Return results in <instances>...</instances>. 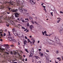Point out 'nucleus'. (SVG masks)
<instances>
[{"label": "nucleus", "instance_id": "obj_55", "mask_svg": "<svg viewBox=\"0 0 63 63\" xmlns=\"http://www.w3.org/2000/svg\"><path fill=\"white\" fill-rule=\"evenodd\" d=\"M22 21L23 22H24V20H22Z\"/></svg>", "mask_w": 63, "mask_h": 63}, {"label": "nucleus", "instance_id": "obj_57", "mask_svg": "<svg viewBox=\"0 0 63 63\" xmlns=\"http://www.w3.org/2000/svg\"><path fill=\"white\" fill-rule=\"evenodd\" d=\"M42 7H43V8H46V6H42Z\"/></svg>", "mask_w": 63, "mask_h": 63}, {"label": "nucleus", "instance_id": "obj_2", "mask_svg": "<svg viewBox=\"0 0 63 63\" xmlns=\"http://www.w3.org/2000/svg\"><path fill=\"white\" fill-rule=\"evenodd\" d=\"M8 40H9L11 42H16V41L15 39H13V38L12 37H9L8 38Z\"/></svg>", "mask_w": 63, "mask_h": 63}, {"label": "nucleus", "instance_id": "obj_46", "mask_svg": "<svg viewBox=\"0 0 63 63\" xmlns=\"http://www.w3.org/2000/svg\"><path fill=\"white\" fill-rule=\"evenodd\" d=\"M29 18L30 19H32V18L31 17H30Z\"/></svg>", "mask_w": 63, "mask_h": 63}, {"label": "nucleus", "instance_id": "obj_37", "mask_svg": "<svg viewBox=\"0 0 63 63\" xmlns=\"http://www.w3.org/2000/svg\"><path fill=\"white\" fill-rule=\"evenodd\" d=\"M44 11H45V12H46H46H47V10H46V8H44Z\"/></svg>", "mask_w": 63, "mask_h": 63}, {"label": "nucleus", "instance_id": "obj_53", "mask_svg": "<svg viewBox=\"0 0 63 63\" xmlns=\"http://www.w3.org/2000/svg\"><path fill=\"white\" fill-rule=\"evenodd\" d=\"M35 43V41L34 40H33L32 41V43Z\"/></svg>", "mask_w": 63, "mask_h": 63}, {"label": "nucleus", "instance_id": "obj_22", "mask_svg": "<svg viewBox=\"0 0 63 63\" xmlns=\"http://www.w3.org/2000/svg\"><path fill=\"white\" fill-rule=\"evenodd\" d=\"M19 11L20 12H22L23 11V10L22 9H20L19 10Z\"/></svg>", "mask_w": 63, "mask_h": 63}, {"label": "nucleus", "instance_id": "obj_45", "mask_svg": "<svg viewBox=\"0 0 63 63\" xmlns=\"http://www.w3.org/2000/svg\"><path fill=\"white\" fill-rule=\"evenodd\" d=\"M25 38L26 39H27V37L26 36H25Z\"/></svg>", "mask_w": 63, "mask_h": 63}, {"label": "nucleus", "instance_id": "obj_47", "mask_svg": "<svg viewBox=\"0 0 63 63\" xmlns=\"http://www.w3.org/2000/svg\"><path fill=\"white\" fill-rule=\"evenodd\" d=\"M28 43H29V42H30V40H29V39H28Z\"/></svg>", "mask_w": 63, "mask_h": 63}, {"label": "nucleus", "instance_id": "obj_27", "mask_svg": "<svg viewBox=\"0 0 63 63\" xmlns=\"http://www.w3.org/2000/svg\"><path fill=\"white\" fill-rule=\"evenodd\" d=\"M21 1H22V0H18V2H20L21 1Z\"/></svg>", "mask_w": 63, "mask_h": 63}, {"label": "nucleus", "instance_id": "obj_32", "mask_svg": "<svg viewBox=\"0 0 63 63\" xmlns=\"http://www.w3.org/2000/svg\"><path fill=\"white\" fill-rule=\"evenodd\" d=\"M17 20L19 21H20V19H19V18H18L17 19Z\"/></svg>", "mask_w": 63, "mask_h": 63}, {"label": "nucleus", "instance_id": "obj_61", "mask_svg": "<svg viewBox=\"0 0 63 63\" xmlns=\"http://www.w3.org/2000/svg\"><path fill=\"white\" fill-rule=\"evenodd\" d=\"M25 61H27V59L26 58V59Z\"/></svg>", "mask_w": 63, "mask_h": 63}, {"label": "nucleus", "instance_id": "obj_23", "mask_svg": "<svg viewBox=\"0 0 63 63\" xmlns=\"http://www.w3.org/2000/svg\"><path fill=\"white\" fill-rule=\"evenodd\" d=\"M26 42H27L25 40L24 42V44L25 45V44H26Z\"/></svg>", "mask_w": 63, "mask_h": 63}, {"label": "nucleus", "instance_id": "obj_39", "mask_svg": "<svg viewBox=\"0 0 63 63\" xmlns=\"http://www.w3.org/2000/svg\"><path fill=\"white\" fill-rule=\"evenodd\" d=\"M38 63H41V61H39L38 62Z\"/></svg>", "mask_w": 63, "mask_h": 63}, {"label": "nucleus", "instance_id": "obj_26", "mask_svg": "<svg viewBox=\"0 0 63 63\" xmlns=\"http://www.w3.org/2000/svg\"><path fill=\"white\" fill-rule=\"evenodd\" d=\"M13 31L14 32H15V28H14L13 29Z\"/></svg>", "mask_w": 63, "mask_h": 63}, {"label": "nucleus", "instance_id": "obj_50", "mask_svg": "<svg viewBox=\"0 0 63 63\" xmlns=\"http://www.w3.org/2000/svg\"><path fill=\"white\" fill-rule=\"evenodd\" d=\"M46 34H45V35H46L47 36H48V35L46 33H45Z\"/></svg>", "mask_w": 63, "mask_h": 63}, {"label": "nucleus", "instance_id": "obj_19", "mask_svg": "<svg viewBox=\"0 0 63 63\" xmlns=\"http://www.w3.org/2000/svg\"><path fill=\"white\" fill-rule=\"evenodd\" d=\"M20 56V55H19H19H18V54H16V57H19V56Z\"/></svg>", "mask_w": 63, "mask_h": 63}, {"label": "nucleus", "instance_id": "obj_44", "mask_svg": "<svg viewBox=\"0 0 63 63\" xmlns=\"http://www.w3.org/2000/svg\"><path fill=\"white\" fill-rule=\"evenodd\" d=\"M51 10L52 11H53V10H54V7L52 8L51 9Z\"/></svg>", "mask_w": 63, "mask_h": 63}, {"label": "nucleus", "instance_id": "obj_58", "mask_svg": "<svg viewBox=\"0 0 63 63\" xmlns=\"http://www.w3.org/2000/svg\"><path fill=\"white\" fill-rule=\"evenodd\" d=\"M38 50H39V51H41V49H38Z\"/></svg>", "mask_w": 63, "mask_h": 63}, {"label": "nucleus", "instance_id": "obj_17", "mask_svg": "<svg viewBox=\"0 0 63 63\" xmlns=\"http://www.w3.org/2000/svg\"><path fill=\"white\" fill-rule=\"evenodd\" d=\"M4 46H6V47H7L8 48H10V47L8 46V44L4 45Z\"/></svg>", "mask_w": 63, "mask_h": 63}, {"label": "nucleus", "instance_id": "obj_40", "mask_svg": "<svg viewBox=\"0 0 63 63\" xmlns=\"http://www.w3.org/2000/svg\"><path fill=\"white\" fill-rule=\"evenodd\" d=\"M25 20H27L28 21H29V19H28L26 18L25 19Z\"/></svg>", "mask_w": 63, "mask_h": 63}, {"label": "nucleus", "instance_id": "obj_48", "mask_svg": "<svg viewBox=\"0 0 63 63\" xmlns=\"http://www.w3.org/2000/svg\"><path fill=\"white\" fill-rule=\"evenodd\" d=\"M4 8V7H1V8H0V9H3Z\"/></svg>", "mask_w": 63, "mask_h": 63}, {"label": "nucleus", "instance_id": "obj_29", "mask_svg": "<svg viewBox=\"0 0 63 63\" xmlns=\"http://www.w3.org/2000/svg\"><path fill=\"white\" fill-rule=\"evenodd\" d=\"M51 15L52 16H53V12H51L50 13Z\"/></svg>", "mask_w": 63, "mask_h": 63}, {"label": "nucleus", "instance_id": "obj_8", "mask_svg": "<svg viewBox=\"0 0 63 63\" xmlns=\"http://www.w3.org/2000/svg\"><path fill=\"white\" fill-rule=\"evenodd\" d=\"M63 29V25H62L59 28V31H62Z\"/></svg>", "mask_w": 63, "mask_h": 63}, {"label": "nucleus", "instance_id": "obj_20", "mask_svg": "<svg viewBox=\"0 0 63 63\" xmlns=\"http://www.w3.org/2000/svg\"><path fill=\"white\" fill-rule=\"evenodd\" d=\"M60 31V33L61 34H63V32H62V31Z\"/></svg>", "mask_w": 63, "mask_h": 63}, {"label": "nucleus", "instance_id": "obj_62", "mask_svg": "<svg viewBox=\"0 0 63 63\" xmlns=\"http://www.w3.org/2000/svg\"><path fill=\"white\" fill-rule=\"evenodd\" d=\"M7 30L6 29V30H5V32H7Z\"/></svg>", "mask_w": 63, "mask_h": 63}, {"label": "nucleus", "instance_id": "obj_10", "mask_svg": "<svg viewBox=\"0 0 63 63\" xmlns=\"http://www.w3.org/2000/svg\"><path fill=\"white\" fill-rule=\"evenodd\" d=\"M0 52H2L3 51L4 52V51H5V50H4V49H3L1 48V47H0Z\"/></svg>", "mask_w": 63, "mask_h": 63}, {"label": "nucleus", "instance_id": "obj_35", "mask_svg": "<svg viewBox=\"0 0 63 63\" xmlns=\"http://www.w3.org/2000/svg\"><path fill=\"white\" fill-rule=\"evenodd\" d=\"M9 24H7L6 25V26H7V27H9Z\"/></svg>", "mask_w": 63, "mask_h": 63}, {"label": "nucleus", "instance_id": "obj_11", "mask_svg": "<svg viewBox=\"0 0 63 63\" xmlns=\"http://www.w3.org/2000/svg\"><path fill=\"white\" fill-rule=\"evenodd\" d=\"M13 33L16 36H18V34H17V33H16V32L15 31V32H14Z\"/></svg>", "mask_w": 63, "mask_h": 63}, {"label": "nucleus", "instance_id": "obj_14", "mask_svg": "<svg viewBox=\"0 0 63 63\" xmlns=\"http://www.w3.org/2000/svg\"><path fill=\"white\" fill-rule=\"evenodd\" d=\"M5 54H7V55H9L10 53L9 52V51H6L5 52Z\"/></svg>", "mask_w": 63, "mask_h": 63}, {"label": "nucleus", "instance_id": "obj_59", "mask_svg": "<svg viewBox=\"0 0 63 63\" xmlns=\"http://www.w3.org/2000/svg\"><path fill=\"white\" fill-rule=\"evenodd\" d=\"M60 58L59 57V58H57V59H58V60H59V59H60Z\"/></svg>", "mask_w": 63, "mask_h": 63}, {"label": "nucleus", "instance_id": "obj_54", "mask_svg": "<svg viewBox=\"0 0 63 63\" xmlns=\"http://www.w3.org/2000/svg\"><path fill=\"white\" fill-rule=\"evenodd\" d=\"M27 30V29L26 28V30H24V31H26V30Z\"/></svg>", "mask_w": 63, "mask_h": 63}, {"label": "nucleus", "instance_id": "obj_41", "mask_svg": "<svg viewBox=\"0 0 63 63\" xmlns=\"http://www.w3.org/2000/svg\"><path fill=\"white\" fill-rule=\"evenodd\" d=\"M0 41H1V42H3V39H0Z\"/></svg>", "mask_w": 63, "mask_h": 63}, {"label": "nucleus", "instance_id": "obj_31", "mask_svg": "<svg viewBox=\"0 0 63 63\" xmlns=\"http://www.w3.org/2000/svg\"><path fill=\"white\" fill-rule=\"evenodd\" d=\"M10 46L11 47H14V45H10Z\"/></svg>", "mask_w": 63, "mask_h": 63}, {"label": "nucleus", "instance_id": "obj_42", "mask_svg": "<svg viewBox=\"0 0 63 63\" xmlns=\"http://www.w3.org/2000/svg\"><path fill=\"white\" fill-rule=\"evenodd\" d=\"M6 33H4L3 34V36H6Z\"/></svg>", "mask_w": 63, "mask_h": 63}, {"label": "nucleus", "instance_id": "obj_18", "mask_svg": "<svg viewBox=\"0 0 63 63\" xmlns=\"http://www.w3.org/2000/svg\"><path fill=\"white\" fill-rule=\"evenodd\" d=\"M9 4H11V5H13V4L12 3V2L10 1L9 2Z\"/></svg>", "mask_w": 63, "mask_h": 63}, {"label": "nucleus", "instance_id": "obj_38", "mask_svg": "<svg viewBox=\"0 0 63 63\" xmlns=\"http://www.w3.org/2000/svg\"><path fill=\"white\" fill-rule=\"evenodd\" d=\"M44 33L45 34H47V31H45Z\"/></svg>", "mask_w": 63, "mask_h": 63}, {"label": "nucleus", "instance_id": "obj_64", "mask_svg": "<svg viewBox=\"0 0 63 63\" xmlns=\"http://www.w3.org/2000/svg\"><path fill=\"white\" fill-rule=\"evenodd\" d=\"M13 63H17V62H13Z\"/></svg>", "mask_w": 63, "mask_h": 63}, {"label": "nucleus", "instance_id": "obj_9", "mask_svg": "<svg viewBox=\"0 0 63 63\" xmlns=\"http://www.w3.org/2000/svg\"><path fill=\"white\" fill-rule=\"evenodd\" d=\"M30 2L33 5L34 4V1L33 0H30Z\"/></svg>", "mask_w": 63, "mask_h": 63}, {"label": "nucleus", "instance_id": "obj_51", "mask_svg": "<svg viewBox=\"0 0 63 63\" xmlns=\"http://www.w3.org/2000/svg\"><path fill=\"white\" fill-rule=\"evenodd\" d=\"M7 14H10V12H7Z\"/></svg>", "mask_w": 63, "mask_h": 63}, {"label": "nucleus", "instance_id": "obj_28", "mask_svg": "<svg viewBox=\"0 0 63 63\" xmlns=\"http://www.w3.org/2000/svg\"><path fill=\"white\" fill-rule=\"evenodd\" d=\"M40 55L41 56H43V55H44V54H43V53H42Z\"/></svg>", "mask_w": 63, "mask_h": 63}, {"label": "nucleus", "instance_id": "obj_43", "mask_svg": "<svg viewBox=\"0 0 63 63\" xmlns=\"http://www.w3.org/2000/svg\"><path fill=\"white\" fill-rule=\"evenodd\" d=\"M8 8L9 9V11H10V10H11V8L10 7H8Z\"/></svg>", "mask_w": 63, "mask_h": 63}, {"label": "nucleus", "instance_id": "obj_3", "mask_svg": "<svg viewBox=\"0 0 63 63\" xmlns=\"http://www.w3.org/2000/svg\"><path fill=\"white\" fill-rule=\"evenodd\" d=\"M55 40H56V43L58 44H60V40L58 39V38H56Z\"/></svg>", "mask_w": 63, "mask_h": 63}, {"label": "nucleus", "instance_id": "obj_34", "mask_svg": "<svg viewBox=\"0 0 63 63\" xmlns=\"http://www.w3.org/2000/svg\"><path fill=\"white\" fill-rule=\"evenodd\" d=\"M42 32V33L43 35H45V33L43 32Z\"/></svg>", "mask_w": 63, "mask_h": 63}, {"label": "nucleus", "instance_id": "obj_15", "mask_svg": "<svg viewBox=\"0 0 63 63\" xmlns=\"http://www.w3.org/2000/svg\"><path fill=\"white\" fill-rule=\"evenodd\" d=\"M10 54H11L12 55H14V52H12V51H10Z\"/></svg>", "mask_w": 63, "mask_h": 63}, {"label": "nucleus", "instance_id": "obj_5", "mask_svg": "<svg viewBox=\"0 0 63 63\" xmlns=\"http://www.w3.org/2000/svg\"><path fill=\"white\" fill-rule=\"evenodd\" d=\"M45 56V58H46V60H48V55H47V53H45L44 54Z\"/></svg>", "mask_w": 63, "mask_h": 63}, {"label": "nucleus", "instance_id": "obj_13", "mask_svg": "<svg viewBox=\"0 0 63 63\" xmlns=\"http://www.w3.org/2000/svg\"><path fill=\"white\" fill-rule=\"evenodd\" d=\"M57 19H59V20L57 21V23H59V22L60 21V20H61V18H60V17H58L57 18Z\"/></svg>", "mask_w": 63, "mask_h": 63}, {"label": "nucleus", "instance_id": "obj_7", "mask_svg": "<svg viewBox=\"0 0 63 63\" xmlns=\"http://www.w3.org/2000/svg\"><path fill=\"white\" fill-rule=\"evenodd\" d=\"M33 51H31L30 52V55L29 56V57H31V56H33Z\"/></svg>", "mask_w": 63, "mask_h": 63}, {"label": "nucleus", "instance_id": "obj_24", "mask_svg": "<svg viewBox=\"0 0 63 63\" xmlns=\"http://www.w3.org/2000/svg\"><path fill=\"white\" fill-rule=\"evenodd\" d=\"M29 23H27V26H29Z\"/></svg>", "mask_w": 63, "mask_h": 63}, {"label": "nucleus", "instance_id": "obj_16", "mask_svg": "<svg viewBox=\"0 0 63 63\" xmlns=\"http://www.w3.org/2000/svg\"><path fill=\"white\" fill-rule=\"evenodd\" d=\"M56 53L57 54H58L59 53V51H58V50H57L56 51Z\"/></svg>", "mask_w": 63, "mask_h": 63}, {"label": "nucleus", "instance_id": "obj_30", "mask_svg": "<svg viewBox=\"0 0 63 63\" xmlns=\"http://www.w3.org/2000/svg\"><path fill=\"white\" fill-rule=\"evenodd\" d=\"M8 33H9V36H10V35H11V34H10V32H8Z\"/></svg>", "mask_w": 63, "mask_h": 63}, {"label": "nucleus", "instance_id": "obj_60", "mask_svg": "<svg viewBox=\"0 0 63 63\" xmlns=\"http://www.w3.org/2000/svg\"><path fill=\"white\" fill-rule=\"evenodd\" d=\"M34 23H36V24H38L37 23V22H36L35 21Z\"/></svg>", "mask_w": 63, "mask_h": 63}, {"label": "nucleus", "instance_id": "obj_52", "mask_svg": "<svg viewBox=\"0 0 63 63\" xmlns=\"http://www.w3.org/2000/svg\"><path fill=\"white\" fill-rule=\"evenodd\" d=\"M60 13H61V14H63V12H62L60 11Z\"/></svg>", "mask_w": 63, "mask_h": 63}, {"label": "nucleus", "instance_id": "obj_12", "mask_svg": "<svg viewBox=\"0 0 63 63\" xmlns=\"http://www.w3.org/2000/svg\"><path fill=\"white\" fill-rule=\"evenodd\" d=\"M29 27L31 29V30H32V28H34V27L32 25H30V26Z\"/></svg>", "mask_w": 63, "mask_h": 63}, {"label": "nucleus", "instance_id": "obj_63", "mask_svg": "<svg viewBox=\"0 0 63 63\" xmlns=\"http://www.w3.org/2000/svg\"><path fill=\"white\" fill-rule=\"evenodd\" d=\"M51 35V34L49 35H48V36H49V37H50V35Z\"/></svg>", "mask_w": 63, "mask_h": 63}, {"label": "nucleus", "instance_id": "obj_36", "mask_svg": "<svg viewBox=\"0 0 63 63\" xmlns=\"http://www.w3.org/2000/svg\"><path fill=\"white\" fill-rule=\"evenodd\" d=\"M46 52H49V50H46Z\"/></svg>", "mask_w": 63, "mask_h": 63}, {"label": "nucleus", "instance_id": "obj_56", "mask_svg": "<svg viewBox=\"0 0 63 63\" xmlns=\"http://www.w3.org/2000/svg\"><path fill=\"white\" fill-rule=\"evenodd\" d=\"M24 10L25 11V12H27V10H25V9H24Z\"/></svg>", "mask_w": 63, "mask_h": 63}, {"label": "nucleus", "instance_id": "obj_4", "mask_svg": "<svg viewBox=\"0 0 63 63\" xmlns=\"http://www.w3.org/2000/svg\"><path fill=\"white\" fill-rule=\"evenodd\" d=\"M18 10V9H16L15 10L11 9V11L12 13H14V12H17Z\"/></svg>", "mask_w": 63, "mask_h": 63}, {"label": "nucleus", "instance_id": "obj_6", "mask_svg": "<svg viewBox=\"0 0 63 63\" xmlns=\"http://www.w3.org/2000/svg\"><path fill=\"white\" fill-rule=\"evenodd\" d=\"M15 17L18 18V17L19 16V14L17 13H16L15 14Z\"/></svg>", "mask_w": 63, "mask_h": 63}, {"label": "nucleus", "instance_id": "obj_25", "mask_svg": "<svg viewBox=\"0 0 63 63\" xmlns=\"http://www.w3.org/2000/svg\"><path fill=\"white\" fill-rule=\"evenodd\" d=\"M22 28L23 29H25V28L24 27H22Z\"/></svg>", "mask_w": 63, "mask_h": 63}, {"label": "nucleus", "instance_id": "obj_1", "mask_svg": "<svg viewBox=\"0 0 63 63\" xmlns=\"http://www.w3.org/2000/svg\"><path fill=\"white\" fill-rule=\"evenodd\" d=\"M47 42L50 45H55V42L54 41L50 40L49 39L47 40Z\"/></svg>", "mask_w": 63, "mask_h": 63}, {"label": "nucleus", "instance_id": "obj_49", "mask_svg": "<svg viewBox=\"0 0 63 63\" xmlns=\"http://www.w3.org/2000/svg\"><path fill=\"white\" fill-rule=\"evenodd\" d=\"M25 14H26V15H29V13H25Z\"/></svg>", "mask_w": 63, "mask_h": 63}, {"label": "nucleus", "instance_id": "obj_21", "mask_svg": "<svg viewBox=\"0 0 63 63\" xmlns=\"http://www.w3.org/2000/svg\"><path fill=\"white\" fill-rule=\"evenodd\" d=\"M18 53V52H15V53H14V55H15L16 54H16H17V53Z\"/></svg>", "mask_w": 63, "mask_h": 63}, {"label": "nucleus", "instance_id": "obj_33", "mask_svg": "<svg viewBox=\"0 0 63 63\" xmlns=\"http://www.w3.org/2000/svg\"><path fill=\"white\" fill-rule=\"evenodd\" d=\"M25 51H26V52H28V50H27V49H25Z\"/></svg>", "mask_w": 63, "mask_h": 63}]
</instances>
